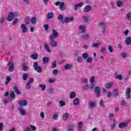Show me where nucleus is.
<instances>
[{
  "label": "nucleus",
  "mask_w": 131,
  "mask_h": 131,
  "mask_svg": "<svg viewBox=\"0 0 131 131\" xmlns=\"http://www.w3.org/2000/svg\"><path fill=\"white\" fill-rule=\"evenodd\" d=\"M19 16V13L18 12H10L8 16L7 17V21H12L13 25L18 23L17 17Z\"/></svg>",
  "instance_id": "f257e3e1"
},
{
  "label": "nucleus",
  "mask_w": 131,
  "mask_h": 131,
  "mask_svg": "<svg viewBox=\"0 0 131 131\" xmlns=\"http://www.w3.org/2000/svg\"><path fill=\"white\" fill-rule=\"evenodd\" d=\"M33 66L34 70L37 71V72H38V73H40V72H41V71H42V70L41 69V67H40V66H38V63H37V62H34L33 63Z\"/></svg>",
  "instance_id": "f03ea898"
},
{
  "label": "nucleus",
  "mask_w": 131,
  "mask_h": 131,
  "mask_svg": "<svg viewBox=\"0 0 131 131\" xmlns=\"http://www.w3.org/2000/svg\"><path fill=\"white\" fill-rule=\"evenodd\" d=\"M82 18L83 19L84 23L88 24L91 20H92V16L89 15V14H84L82 16Z\"/></svg>",
  "instance_id": "7ed1b4c3"
},
{
  "label": "nucleus",
  "mask_w": 131,
  "mask_h": 131,
  "mask_svg": "<svg viewBox=\"0 0 131 131\" xmlns=\"http://www.w3.org/2000/svg\"><path fill=\"white\" fill-rule=\"evenodd\" d=\"M17 110H18L20 115L21 116H26V111L23 108L22 106H18L17 108Z\"/></svg>",
  "instance_id": "20e7f679"
},
{
  "label": "nucleus",
  "mask_w": 131,
  "mask_h": 131,
  "mask_svg": "<svg viewBox=\"0 0 131 131\" xmlns=\"http://www.w3.org/2000/svg\"><path fill=\"white\" fill-rule=\"evenodd\" d=\"M94 93H95V95L97 98H99V97L101 96V90L100 89V87L99 86H96L94 88Z\"/></svg>",
  "instance_id": "39448f33"
},
{
  "label": "nucleus",
  "mask_w": 131,
  "mask_h": 131,
  "mask_svg": "<svg viewBox=\"0 0 131 131\" xmlns=\"http://www.w3.org/2000/svg\"><path fill=\"white\" fill-rule=\"evenodd\" d=\"M43 48L46 51L47 53H52V51L51 50V48H50V46L46 42L43 43Z\"/></svg>",
  "instance_id": "423d86ee"
},
{
  "label": "nucleus",
  "mask_w": 131,
  "mask_h": 131,
  "mask_svg": "<svg viewBox=\"0 0 131 131\" xmlns=\"http://www.w3.org/2000/svg\"><path fill=\"white\" fill-rule=\"evenodd\" d=\"M92 6L88 5L84 7L83 11L84 13H89V12L92 11Z\"/></svg>",
  "instance_id": "0eeeda50"
},
{
  "label": "nucleus",
  "mask_w": 131,
  "mask_h": 131,
  "mask_svg": "<svg viewBox=\"0 0 131 131\" xmlns=\"http://www.w3.org/2000/svg\"><path fill=\"white\" fill-rule=\"evenodd\" d=\"M88 105L89 106V108H95L96 106V102L93 101V100H90L88 102Z\"/></svg>",
  "instance_id": "6e6552de"
},
{
  "label": "nucleus",
  "mask_w": 131,
  "mask_h": 131,
  "mask_svg": "<svg viewBox=\"0 0 131 131\" xmlns=\"http://www.w3.org/2000/svg\"><path fill=\"white\" fill-rule=\"evenodd\" d=\"M18 105H19V107H22V106H25L27 105V101L26 100H23L20 101L18 102Z\"/></svg>",
  "instance_id": "1a4fd4ad"
},
{
  "label": "nucleus",
  "mask_w": 131,
  "mask_h": 131,
  "mask_svg": "<svg viewBox=\"0 0 131 131\" xmlns=\"http://www.w3.org/2000/svg\"><path fill=\"white\" fill-rule=\"evenodd\" d=\"M128 124V122H121L119 124V128H124V127H126Z\"/></svg>",
  "instance_id": "9d476101"
},
{
  "label": "nucleus",
  "mask_w": 131,
  "mask_h": 131,
  "mask_svg": "<svg viewBox=\"0 0 131 131\" xmlns=\"http://www.w3.org/2000/svg\"><path fill=\"white\" fill-rule=\"evenodd\" d=\"M50 45L51 48H56L58 45V43L57 41H55L54 40H50Z\"/></svg>",
  "instance_id": "9b49d317"
},
{
  "label": "nucleus",
  "mask_w": 131,
  "mask_h": 131,
  "mask_svg": "<svg viewBox=\"0 0 131 131\" xmlns=\"http://www.w3.org/2000/svg\"><path fill=\"white\" fill-rule=\"evenodd\" d=\"M81 39H85L87 40L88 39H90V34H86L83 33L81 36Z\"/></svg>",
  "instance_id": "f8f14e48"
},
{
  "label": "nucleus",
  "mask_w": 131,
  "mask_h": 131,
  "mask_svg": "<svg viewBox=\"0 0 131 131\" xmlns=\"http://www.w3.org/2000/svg\"><path fill=\"white\" fill-rule=\"evenodd\" d=\"M20 28L22 29V32L26 33L27 32L28 28L26 27L25 24H21L20 26Z\"/></svg>",
  "instance_id": "ddd939ff"
},
{
  "label": "nucleus",
  "mask_w": 131,
  "mask_h": 131,
  "mask_svg": "<svg viewBox=\"0 0 131 131\" xmlns=\"http://www.w3.org/2000/svg\"><path fill=\"white\" fill-rule=\"evenodd\" d=\"M125 43L128 46L131 44V37H128L125 39Z\"/></svg>",
  "instance_id": "4468645a"
},
{
  "label": "nucleus",
  "mask_w": 131,
  "mask_h": 131,
  "mask_svg": "<svg viewBox=\"0 0 131 131\" xmlns=\"http://www.w3.org/2000/svg\"><path fill=\"white\" fill-rule=\"evenodd\" d=\"M82 6H83V3H82V2H81L79 4L75 5H74L75 11H77V8H80V7H82Z\"/></svg>",
  "instance_id": "2eb2a0df"
},
{
  "label": "nucleus",
  "mask_w": 131,
  "mask_h": 131,
  "mask_svg": "<svg viewBox=\"0 0 131 131\" xmlns=\"http://www.w3.org/2000/svg\"><path fill=\"white\" fill-rule=\"evenodd\" d=\"M69 117V114L68 113H65L62 115V119L64 121L67 120Z\"/></svg>",
  "instance_id": "dca6fc26"
},
{
  "label": "nucleus",
  "mask_w": 131,
  "mask_h": 131,
  "mask_svg": "<svg viewBox=\"0 0 131 131\" xmlns=\"http://www.w3.org/2000/svg\"><path fill=\"white\" fill-rule=\"evenodd\" d=\"M116 4L117 7H118V8H120V7H122L123 6V2L120 0L117 1Z\"/></svg>",
  "instance_id": "f3484780"
},
{
  "label": "nucleus",
  "mask_w": 131,
  "mask_h": 131,
  "mask_svg": "<svg viewBox=\"0 0 131 131\" xmlns=\"http://www.w3.org/2000/svg\"><path fill=\"white\" fill-rule=\"evenodd\" d=\"M79 29L82 32V33H85V26H79Z\"/></svg>",
  "instance_id": "a211bd4d"
},
{
  "label": "nucleus",
  "mask_w": 131,
  "mask_h": 131,
  "mask_svg": "<svg viewBox=\"0 0 131 131\" xmlns=\"http://www.w3.org/2000/svg\"><path fill=\"white\" fill-rule=\"evenodd\" d=\"M42 61L44 64H47V63H48L50 61V59L48 57H43Z\"/></svg>",
  "instance_id": "6ab92c4d"
},
{
  "label": "nucleus",
  "mask_w": 131,
  "mask_h": 131,
  "mask_svg": "<svg viewBox=\"0 0 131 131\" xmlns=\"http://www.w3.org/2000/svg\"><path fill=\"white\" fill-rule=\"evenodd\" d=\"M74 20V18L73 17H66L64 20H63V23L65 22L66 23H68L69 21H72Z\"/></svg>",
  "instance_id": "aec40b11"
},
{
  "label": "nucleus",
  "mask_w": 131,
  "mask_h": 131,
  "mask_svg": "<svg viewBox=\"0 0 131 131\" xmlns=\"http://www.w3.org/2000/svg\"><path fill=\"white\" fill-rule=\"evenodd\" d=\"M113 86V82H111L110 83H107L105 84V88L106 89H111Z\"/></svg>",
  "instance_id": "412c9836"
},
{
  "label": "nucleus",
  "mask_w": 131,
  "mask_h": 131,
  "mask_svg": "<svg viewBox=\"0 0 131 131\" xmlns=\"http://www.w3.org/2000/svg\"><path fill=\"white\" fill-rule=\"evenodd\" d=\"M13 91L16 95H20V92L18 90V87H17V86H14L13 87Z\"/></svg>",
  "instance_id": "4be33fe9"
},
{
  "label": "nucleus",
  "mask_w": 131,
  "mask_h": 131,
  "mask_svg": "<svg viewBox=\"0 0 131 131\" xmlns=\"http://www.w3.org/2000/svg\"><path fill=\"white\" fill-rule=\"evenodd\" d=\"M54 18V14L53 13L48 12L47 14V19H53Z\"/></svg>",
  "instance_id": "5701e85b"
},
{
  "label": "nucleus",
  "mask_w": 131,
  "mask_h": 131,
  "mask_svg": "<svg viewBox=\"0 0 131 131\" xmlns=\"http://www.w3.org/2000/svg\"><path fill=\"white\" fill-rule=\"evenodd\" d=\"M72 67H73L72 64H67L64 66V69L66 70H68L69 69H71L72 68Z\"/></svg>",
  "instance_id": "b1692460"
},
{
  "label": "nucleus",
  "mask_w": 131,
  "mask_h": 131,
  "mask_svg": "<svg viewBox=\"0 0 131 131\" xmlns=\"http://www.w3.org/2000/svg\"><path fill=\"white\" fill-rule=\"evenodd\" d=\"M115 77L116 79H119V80H122V75H118L116 74L115 75Z\"/></svg>",
  "instance_id": "393cba45"
},
{
  "label": "nucleus",
  "mask_w": 131,
  "mask_h": 131,
  "mask_svg": "<svg viewBox=\"0 0 131 131\" xmlns=\"http://www.w3.org/2000/svg\"><path fill=\"white\" fill-rule=\"evenodd\" d=\"M76 97V94L75 92H72L70 94V99H74Z\"/></svg>",
  "instance_id": "a878e982"
},
{
  "label": "nucleus",
  "mask_w": 131,
  "mask_h": 131,
  "mask_svg": "<svg viewBox=\"0 0 131 131\" xmlns=\"http://www.w3.org/2000/svg\"><path fill=\"white\" fill-rule=\"evenodd\" d=\"M74 105H78L79 104V99L77 98H75L73 100Z\"/></svg>",
  "instance_id": "bb28decb"
},
{
  "label": "nucleus",
  "mask_w": 131,
  "mask_h": 131,
  "mask_svg": "<svg viewBox=\"0 0 131 131\" xmlns=\"http://www.w3.org/2000/svg\"><path fill=\"white\" fill-rule=\"evenodd\" d=\"M30 57L32 59H33V60H36L38 57V55L37 54H33V55H31Z\"/></svg>",
  "instance_id": "cd10ccee"
},
{
  "label": "nucleus",
  "mask_w": 131,
  "mask_h": 131,
  "mask_svg": "<svg viewBox=\"0 0 131 131\" xmlns=\"http://www.w3.org/2000/svg\"><path fill=\"white\" fill-rule=\"evenodd\" d=\"M21 67H23L24 68V71H27V70L28 69V67L26 65V63H23L21 64Z\"/></svg>",
  "instance_id": "c85d7f7f"
},
{
  "label": "nucleus",
  "mask_w": 131,
  "mask_h": 131,
  "mask_svg": "<svg viewBox=\"0 0 131 131\" xmlns=\"http://www.w3.org/2000/svg\"><path fill=\"white\" fill-rule=\"evenodd\" d=\"M107 50L110 53L113 52V47L111 45H108L107 46Z\"/></svg>",
  "instance_id": "c756f323"
},
{
  "label": "nucleus",
  "mask_w": 131,
  "mask_h": 131,
  "mask_svg": "<svg viewBox=\"0 0 131 131\" xmlns=\"http://www.w3.org/2000/svg\"><path fill=\"white\" fill-rule=\"evenodd\" d=\"M56 37H58L57 36H55V35H53L52 34L50 36H49V39L50 40H54L55 38H56Z\"/></svg>",
  "instance_id": "7c9ffc66"
},
{
  "label": "nucleus",
  "mask_w": 131,
  "mask_h": 131,
  "mask_svg": "<svg viewBox=\"0 0 131 131\" xmlns=\"http://www.w3.org/2000/svg\"><path fill=\"white\" fill-rule=\"evenodd\" d=\"M28 78V74L27 73H24L23 74V80H26Z\"/></svg>",
  "instance_id": "2f4dec72"
},
{
  "label": "nucleus",
  "mask_w": 131,
  "mask_h": 131,
  "mask_svg": "<svg viewBox=\"0 0 131 131\" xmlns=\"http://www.w3.org/2000/svg\"><path fill=\"white\" fill-rule=\"evenodd\" d=\"M126 18L129 21H131V12H128L126 15Z\"/></svg>",
  "instance_id": "473e14b6"
},
{
  "label": "nucleus",
  "mask_w": 131,
  "mask_h": 131,
  "mask_svg": "<svg viewBox=\"0 0 131 131\" xmlns=\"http://www.w3.org/2000/svg\"><path fill=\"white\" fill-rule=\"evenodd\" d=\"M31 23H32L33 25L36 24V18L35 17H32L31 19Z\"/></svg>",
  "instance_id": "72a5a7b5"
},
{
  "label": "nucleus",
  "mask_w": 131,
  "mask_h": 131,
  "mask_svg": "<svg viewBox=\"0 0 131 131\" xmlns=\"http://www.w3.org/2000/svg\"><path fill=\"white\" fill-rule=\"evenodd\" d=\"M88 57H89V54L88 53H84L82 55V57L84 60H85L88 58Z\"/></svg>",
  "instance_id": "f704fd0d"
},
{
  "label": "nucleus",
  "mask_w": 131,
  "mask_h": 131,
  "mask_svg": "<svg viewBox=\"0 0 131 131\" xmlns=\"http://www.w3.org/2000/svg\"><path fill=\"white\" fill-rule=\"evenodd\" d=\"M59 9L61 11H63L64 10V2H61L59 4Z\"/></svg>",
  "instance_id": "c9c22d12"
},
{
  "label": "nucleus",
  "mask_w": 131,
  "mask_h": 131,
  "mask_svg": "<svg viewBox=\"0 0 131 131\" xmlns=\"http://www.w3.org/2000/svg\"><path fill=\"white\" fill-rule=\"evenodd\" d=\"M58 116L59 115H58V113H55L53 115L52 119H53V120H57L58 119Z\"/></svg>",
  "instance_id": "e433bc0d"
},
{
  "label": "nucleus",
  "mask_w": 131,
  "mask_h": 131,
  "mask_svg": "<svg viewBox=\"0 0 131 131\" xmlns=\"http://www.w3.org/2000/svg\"><path fill=\"white\" fill-rule=\"evenodd\" d=\"M99 26L100 27V28H101V29H102L103 30H104V31H105V23H101L99 24Z\"/></svg>",
  "instance_id": "4c0bfd02"
},
{
  "label": "nucleus",
  "mask_w": 131,
  "mask_h": 131,
  "mask_svg": "<svg viewBox=\"0 0 131 131\" xmlns=\"http://www.w3.org/2000/svg\"><path fill=\"white\" fill-rule=\"evenodd\" d=\"M52 34L55 35V36H57V37L59 36V33H58L55 29L52 30Z\"/></svg>",
  "instance_id": "58836bf2"
},
{
  "label": "nucleus",
  "mask_w": 131,
  "mask_h": 131,
  "mask_svg": "<svg viewBox=\"0 0 131 131\" xmlns=\"http://www.w3.org/2000/svg\"><path fill=\"white\" fill-rule=\"evenodd\" d=\"M8 70L10 72H12L14 70V64H13V63H11L10 66L9 67Z\"/></svg>",
  "instance_id": "ea45409f"
},
{
  "label": "nucleus",
  "mask_w": 131,
  "mask_h": 131,
  "mask_svg": "<svg viewBox=\"0 0 131 131\" xmlns=\"http://www.w3.org/2000/svg\"><path fill=\"white\" fill-rule=\"evenodd\" d=\"M10 98L11 99H15L16 98V96L15 95V93L13 92V91L10 92Z\"/></svg>",
  "instance_id": "a19ab883"
},
{
  "label": "nucleus",
  "mask_w": 131,
  "mask_h": 131,
  "mask_svg": "<svg viewBox=\"0 0 131 131\" xmlns=\"http://www.w3.org/2000/svg\"><path fill=\"white\" fill-rule=\"evenodd\" d=\"M59 104L60 105V107H63V106H65V105H66V103H65L63 100L59 101Z\"/></svg>",
  "instance_id": "79ce46f5"
},
{
  "label": "nucleus",
  "mask_w": 131,
  "mask_h": 131,
  "mask_svg": "<svg viewBox=\"0 0 131 131\" xmlns=\"http://www.w3.org/2000/svg\"><path fill=\"white\" fill-rule=\"evenodd\" d=\"M120 56L122 58H126L127 57V53L125 52H123L120 54Z\"/></svg>",
  "instance_id": "37998d69"
},
{
  "label": "nucleus",
  "mask_w": 131,
  "mask_h": 131,
  "mask_svg": "<svg viewBox=\"0 0 131 131\" xmlns=\"http://www.w3.org/2000/svg\"><path fill=\"white\" fill-rule=\"evenodd\" d=\"M39 88H41V90L43 92L46 91V85L40 84H39Z\"/></svg>",
  "instance_id": "c03bdc74"
},
{
  "label": "nucleus",
  "mask_w": 131,
  "mask_h": 131,
  "mask_svg": "<svg viewBox=\"0 0 131 131\" xmlns=\"http://www.w3.org/2000/svg\"><path fill=\"white\" fill-rule=\"evenodd\" d=\"M24 23H25V24L26 25H28V24H29V23H30V19H29V18H25V19L24 20Z\"/></svg>",
  "instance_id": "a18cd8bd"
},
{
  "label": "nucleus",
  "mask_w": 131,
  "mask_h": 131,
  "mask_svg": "<svg viewBox=\"0 0 131 131\" xmlns=\"http://www.w3.org/2000/svg\"><path fill=\"white\" fill-rule=\"evenodd\" d=\"M43 27L44 28L45 31H48L49 30V25L48 24L43 25Z\"/></svg>",
  "instance_id": "49530a36"
},
{
  "label": "nucleus",
  "mask_w": 131,
  "mask_h": 131,
  "mask_svg": "<svg viewBox=\"0 0 131 131\" xmlns=\"http://www.w3.org/2000/svg\"><path fill=\"white\" fill-rule=\"evenodd\" d=\"M77 61L79 63H81L83 61V60L82 59V57H81V56H78L77 57Z\"/></svg>",
  "instance_id": "de8ad7c7"
},
{
  "label": "nucleus",
  "mask_w": 131,
  "mask_h": 131,
  "mask_svg": "<svg viewBox=\"0 0 131 131\" xmlns=\"http://www.w3.org/2000/svg\"><path fill=\"white\" fill-rule=\"evenodd\" d=\"M100 45H101V42H98L96 43H94L92 44V47L93 48H98V47H99V46H100Z\"/></svg>",
  "instance_id": "09e8293b"
},
{
  "label": "nucleus",
  "mask_w": 131,
  "mask_h": 131,
  "mask_svg": "<svg viewBox=\"0 0 131 131\" xmlns=\"http://www.w3.org/2000/svg\"><path fill=\"white\" fill-rule=\"evenodd\" d=\"M92 62H93V58H92L91 57H88L86 59V62L92 63Z\"/></svg>",
  "instance_id": "8fccbe9b"
},
{
  "label": "nucleus",
  "mask_w": 131,
  "mask_h": 131,
  "mask_svg": "<svg viewBox=\"0 0 131 131\" xmlns=\"http://www.w3.org/2000/svg\"><path fill=\"white\" fill-rule=\"evenodd\" d=\"M58 19L59 21H61V22H64V19H63V16L62 15H60L58 16Z\"/></svg>",
  "instance_id": "3c124183"
},
{
  "label": "nucleus",
  "mask_w": 131,
  "mask_h": 131,
  "mask_svg": "<svg viewBox=\"0 0 131 131\" xmlns=\"http://www.w3.org/2000/svg\"><path fill=\"white\" fill-rule=\"evenodd\" d=\"M82 83H88V79L83 78L81 79Z\"/></svg>",
  "instance_id": "603ef678"
},
{
  "label": "nucleus",
  "mask_w": 131,
  "mask_h": 131,
  "mask_svg": "<svg viewBox=\"0 0 131 131\" xmlns=\"http://www.w3.org/2000/svg\"><path fill=\"white\" fill-rule=\"evenodd\" d=\"M82 88L84 89L85 91H86V90L90 89V85L89 84H85L82 86Z\"/></svg>",
  "instance_id": "864d4df0"
},
{
  "label": "nucleus",
  "mask_w": 131,
  "mask_h": 131,
  "mask_svg": "<svg viewBox=\"0 0 131 131\" xmlns=\"http://www.w3.org/2000/svg\"><path fill=\"white\" fill-rule=\"evenodd\" d=\"M115 126H116V123H114L113 124H111L110 125V127L111 128V129H114L115 128Z\"/></svg>",
  "instance_id": "5fc2aeb1"
},
{
  "label": "nucleus",
  "mask_w": 131,
  "mask_h": 131,
  "mask_svg": "<svg viewBox=\"0 0 131 131\" xmlns=\"http://www.w3.org/2000/svg\"><path fill=\"white\" fill-rule=\"evenodd\" d=\"M90 81L91 83H94V82H95V77L92 76L90 78Z\"/></svg>",
  "instance_id": "6e6d98bb"
},
{
  "label": "nucleus",
  "mask_w": 131,
  "mask_h": 131,
  "mask_svg": "<svg viewBox=\"0 0 131 131\" xmlns=\"http://www.w3.org/2000/svg\"><path fill=\"white\" fill-rule=\"evenodd\" d=\"M48 93L50 94V95H54V89H49Z\"/></svg>",
  "instance_id": "4d7b16f0"
},
{
  "label": "nucleus",
  "mask_w": 131,
  "mask_h": 131,
  "mask_svg": "<svg viewBox=\"0 0 131 131\" xmlns=\"http://www.w3.org/2000/svg\"><path fill=\"white\" fill-rule=\"evenodd\" d=\"M52 73H53V74H54V75H57V74H58V73H59V72L58 71V70H57V69H54V70H53Z\"/></svg>",
  "instance_id": "13d9d810"
},
{
  "label": "nucleus",
  "mask_w": 131,
  "mask_h": 131,
  "mask_svg": "<svg viewBox=\"0 0 131 131\" xmlns=\"http://www.w3.org/2000/svg\"><path fill=\"white\" fill-rule=\"evenodd\" d=\"M126 94H130L131 93V89L130 88H127L126 90Z\"/></svg>",
  "instance_id": "bf43d9fd"
},
{
  "label": "nucleus",
  "mask_w": 131,
  "mask_h": 131,
  "mask_svg": "<svg viewBox=\"0 0 131 131\" xmlns=\"http://www.w3.org/2000/svg\"><path fill=\"white\" fill-rule=\"evenodd\" d=\"M73 129H74V125H72L70 126V127L68 128V131H73Z\"/></svg>",
  "instance_id": "052dcab7"
},
{
  "label": "nucleus",
  "mask_w": 131,
  "mask_h": 131,
  "mask_svg": "<svg viewBox=\"0 0 131 131\" xmlns=\"http://www.w3.org/2000/svg\"><path fill=\"white\" fill-rule=\"evenodd\" d=\"M99 104L100 106H101V107H103V108H105V105H104V101H100L99 102Z\"/></svg>",
  "instance_id": "680f3d73"
},
{
  "label": "nucleus",
  "mask_w": 131,
  "mask_h": 131,
  "mask_svg": "<svg viewBox=\"0 0 131 131\" xmlns=\"http://www.w3.org/2000/svg\"><path fill=\"white\" fill-rule=\"evenodd\" d=\"M26 88L27 90H29L30 89V82H27L26 84Z\"/></svg>",
  "instance_id": "e2e57ef3"
},
{
  "label": "nucleus",
  "mask_w": 131,
  "mask_h": 131,
  "mask_svg": "<svg viewBox=\"0 0 131 131\" xmlns=\"http://www.w3.org/2000/svg\"><path fill=\"white\" fill-rule=\"evenodd\" d=\"M57 67V62L56 61H54L52 63V68H56Z\"/></svg>",
  "instance_id": "0e129e2a"
},
{
  "label": "nucleus",
  "mask_w": 131,
  "mask_h": 131,
  "mask_svg": "<svg viewBox=\"0 0 131 131\" xmlns=\"http://www.w3.org/2000/svg\"><path fill=\"white\" fill-rule=\"evenodd\" d=\"M113 94L114 95V96H117V95H118V90H114Z\"/></svg>",
  "instance_id": "69168bd1"
},
{
  "label": "nucleus",
  "mask_w": 131,
  "mask_h": 131,
  "mask_svg": "<svg viewBox=\"0 0 131 131\" xmlns=\"http://www.w3.org/2000/svg\"><path fill=\"white\" fill-rule=\"evenodd\" d=\"M106 51V47H102L101 49H100V52L101 53H104Z\"/></svg>",
  "instance_id": "338daca9"
},
{
  "label": "nucleus",
  "mask_w": 131,
  "mask_h": 131,
  "mask_svg": "<svg viewBox=\"0 0 131 131\" xmlns=\"http://www.w3.org/2000/svg\"><path fill=\"white\" fill-rule=\"evenodd\" d=\"M31 128L32 129V130H33V131H35L36 130V127H35V126H33L32 125H31Z\"/></svg>",
  "instance_id": "774afa93"
}]
</instances>
